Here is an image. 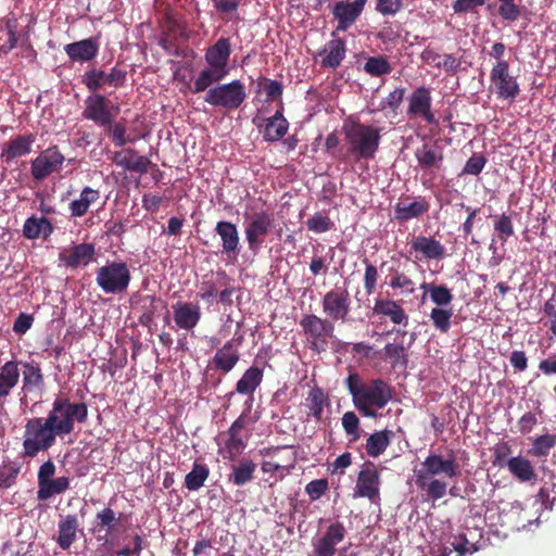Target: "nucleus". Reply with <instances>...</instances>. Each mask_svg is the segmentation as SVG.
<instances>
[{
	"label": "nucleus",
	"mask_w": 556,
	"mask_h": 556,
	"mask_svg": "<svg viewBox=\"0 0 556 556\" xmlns=\"http://www.w3.org/2000/svg\"><path fill=\"white\" fill-rule=\"evenodd\" d=\"M430 210V203L425 197L406 195L399 200L394 206V218L399 223H406L414 218H420Z\"/></svg>",
	"instance_id": "obj_17"
},
{
	"label": "nucleus",
	"mask_w": 556,
	"mask_h": 556,
	"mask_svg": "<svg viewBox=\"0 0 556 556\" xmlns=\"http://www.w3.org/2000/svg\"><path fill=\"white\" fill-rule=\"evenodd\" d=\"M328 489L327 479H316L308 482L305 486V491L312 501L320 498Z\"/></svg>",
	"instance_id": "obj_62"
},
{
	"label": "nucleus",
	"mask_w": 556,
	"mask_h": 556,
	"mask_svg": "<svg viewBox=\"0 0 556 556\" xmlns=\"http://www.w3.org/2000/svg\"><path fill=\"white\" fill-rule=\"evenodd\" d=\"M204 101L213 106L237 109L243 102V87L240 80L210 88Z\"/></svg>",
	"instance_id": "obj_10"
},
{
	"label": "nucleus",
	"mask_w": 556,
	"mask_h": 556,
	"mask_svg": "<svg viewBox=\"0 0 556 556\" xmlns=\"http://www.w3.org/2000/svg\"><path fill=\"white\" fill-rule=\"evenodd\" d=\"M47 419L60 437L71 434L75 422L84 424L88 419V406L84 402L73 403L68 397H58L52 403Z\"/></svg>",
	"instance_id": "obj_3"
},
{
	"label": "nucleus",
	"mask_w": 556,
	"mask_h": 556,
	"mask_svg": "<svg viewBox=\"0 0 556 556\" xmlns=\"http://www.w3.org/2000/svg\"><path fill=\"white\" fill-rule=\"evenodd\" d=\"M300 327L312 351L321 353L327 350L334 333V324L331 320L315 314H305L300 320Z\"/></svg>",
	"instance_id": "obj_6"
},
{
	"label": "nucleus",
	"mask_w": 556,
	"mask_h": 556,
	"mask_svg": "<svg viewBox=\"0 0 556 556\" xmlns=\"http://www.w3.org/2000/svg\"><path fill=\"white\" fill-rule=\"evenodd\" d=\"M346 535V529L340 521L327 527L324 534L313 541V556H334L337 548Z\"/></svg>",
	"instance_id": "obj_14"
},
{
	"label": "nucleus",
	"mask_w": 556,
	"mask_h": 556,
	"mask_svg": "<svg viewBox=\"0 0 556 556\" xmlns=\"http://www.w3.org/2000/svg\"><path fill=\"white\" fill-rule=\"evenodd\" d=\"M498 15L507 22L517 21L522 12V7L515 3V0H498Z\"/></svg>",
	"instance_id": "obj_55"
},
{
	"label": "nucleus",
	"mask_w": 556,
	"mask_h": 556,
	"mask_svg": "<svg viewBox=\"0 0 556 556\" xmlns=\"http://www.w3.org/2000/svg\"><path fill=\"white\" fill-rule=\"evenodd\" d=\"M432 98L430 88L421 86L416 88L409 99L407 115L410 117L420 116L428 124H437L438 121L431 110Z\"/></svg>",
	"instance_id": "obj_16"
},
{
	"label": "nucleus",
	"mask_w": 556,
	"mask_h": 556,
	"mask_svg": "<svg viewBox=\"0 0 556 556\" xmlns=\"http://www.w3.org/2000/svg\"><path fill=\"white\" fill-rule=\"evenodd\" d=\"M172 308L175 325L179 329L192 330L201 319V308L198 303L177 302Z\"/></svg>",
	"instance_id": "obj_21"
},
{
	"label": "nucleus",
	"mask_w": 556,
	"mask_h": 556,
	"mask_svg": "<svg viewBox=\"0 0 556 556\" xmlns=\"http://www.w3.org/2000/svg\"><path fill=\"white\" fill-rule=\"evenodd\" d=\"M231 53V46L228 38H219L205 52V61L210 66L220 71H229L227 63Z\"/></svg>",
	"instance_id": "obj_27"
},
{
	"label": "nucleus",
	"mask_w": 556,
	"mask_h": 556,
	"mask_svg": "<svg viewBox=\"0 0 556 556\" xmlns=\"http://www.w3.org/2000/svg\"><path fill=\"white\" fill-rule=\"evenodd\" d=\"M138 303L140 304L141 315L139 316V323L144 327H150L155 317V313L159 307L165 306L162 299L155 295H139Z\"/></svg>",
	"instance_id": "obj_35"
},
{
	"label": "nucleus",
	"mask_w": 556,
	"mask_h": 556,
	"mask_svg": "<svg viewBox=\"0 0 556 556\" xmlns=\"http://www.w3.org/2000/svg\"><path fill=\"white\" fill-rule=\"evenodd\" d=\"M321 307L325 318L333 324L336 321H348L351 312V300L348 290L338 288L329 290L321 299Z\"/></svg>",
	"instance_id": "obj_9"
},
{
	"label": "nucleus",
	"mask_w": 556,
	"mask_h": 556,
	"mask_svg": "<svg viewBox=\"0 0 556 556\" xmlns=\"http://www.w3.org/2000/svg\"><path fill=\"white\" fill-rule=\"evenodd\" d=\"M386 358L391 361L392 367H406L408 356L405 353V348L402 343H388L384 346Z\"/></svg>",
	"instance_id": "obj_50"
},
{
	"label": "nucleus",
	"mask_w": 556,
	"mask_h": 556,
	"mask_svg": "<svg viewBox=\"0 0 556 556\" xmlns=\"http://www.w3.org/2000/svg\"><path fill=\"white\" fill-rule=\"evenodd\" d=\"M307 402L312 416L316 420H320L325 405L329 404L324 390L318 387L313 388L308 393Z\"/></svg>",
	"instance_id": "obj_48"
},
{
	"label": "nucleus",
	"mask_w": 556,
	"mask_h": 556,
	"mask_svg": "<svg viewBox=\"0 0 556 556\" xmlns=\"http://www.w3.org/2000/svg\"><path fill=\"white\" fill-rule=\"evenodd\" d=\"M403 0H377L376 10L383 16L395 15L402 8Z\"/></svg>",
	"instance_id": "obj_63"
},
{
	"label": "nucleus",
	"mask_w": 556,
	"mask_h": 556,
	"mask_svg": "<svg viewBox=\"0 0 556 556\" xmlns=\"http://www.w3.org/2000/svg\"><path fill=\"white\" fill-rule=\"evenodd\" d=\"M380 475L371 462H366L358 472L354 497H366L372 503L380 500Z\"/></svg>",
	"instance_id": "obj_12"
},
{
	"label": "nucleus",
	"mask_w": 556,
	"mask_h": 556,
	"mask_svg": "<svg viewBox=\"0 0 556 556\" xmlns=\"http://www.w3.org/2000/svg\"><path fill=\"white\" fill-rule=\"evenodd\" d=\"M67 56L74 62L92 61L99 52V41L97 37H91L68 43L64 47Z\"/></svg>",
	"instance_id": "obj_23"
},
{
	"label": "nucleus",
	"mask_w": 556,
	"mask_h": 556,
	"mask_svg": "<svg viewBox=\"0 0 556 556\" xmlns=\"http://www.w3.org/2000/svg\"><path fill=\"white\" fill-rule=\"evenodd\" d=\"M556 444V435L554 434H543L538 437L532 444L529 453L535 457H545L547 456L549 450L554 447Z\"/></svg>",
	"instance_id": "obj_52"
},
{
	"label": "nucleus",
	"mask_w": 556,
	"mask_h": 556,
	"mask_svg": "<svg viewBox=\"0 0 556 556\" xmlns=\"http://www.w3.org/2000/svg\"><path fill=\"white\" fill-rule=\"evenodd\" d=\"M453 309L445 307H434L430 312V320L435 330L441 333H447L451 329Z\"/></svg>",
	"instance_id": "obj_47"
},
{
	"label": "nucleus",
	"mask_w": 556,
	"mask_h": 556,
	"mask_svg": "<svg viewBox=\"0 0 556 556\" xmlns=\"http://www.w3.org/2000/svg\"><path fill=\"white\" fill-rule=\"evenodd\" d=\"M52 421L42 417L29 418L25 425L23 456L34 458L40 452L51 448L60 437L51 426Z\"/></svg>",
	"instance_id": "obj_4"
},
{
	"label": "nucleus",
	"mask_w": 556,
	"mask_h": 556,
	"mask_svg": "<svg viewBox=\"0 0 556 556\" xmlns=\"http://www.w3.org/2000/svg\"><path fill=\"white\" fill-rule=\"evenodd\" d=\"M81 81L92 93H97L105 85L109 86L108 73L96 67L87 70L81 76Z\"/></svg>",
	"instance_id": "obj_46"
},
{
	"label": "nucleus",
	"mask_w": 556,
	"mask_h": 556,
	"mask_svg": "<svg viewBox=\"0 0 556 556\" xmlns=\"http://www.w3.org/2000/svg\"><path fill=\"white\" fill-rule=\"evenodd\" d=\"M391 278L389 281V286L394 289H401L406 294H412L415 292V282L410 277H408L405 273L400 271L399 269L391 268Z\"/></svg>",
	"instance_id": "obj_49"
},
{
	"label": "nucleus",
	"mask_w": 556,
	"mask_h": 556,
	"mask_svg": "<svg viewBox=\"0 0 556 556\" xmlns=\"http://www.w3.org/2000/svg\"><path fill=\"white\" fill-rule=\"evenodd\" d=\"M490 90L497 99L513 102L520 93L517 76L510 74L508 62H496L490 72Z\"/></svg>",
	"instance_id": "obj_8"
},
{
	"label": "nucleus",
	"mask_w": 556,
	"mask_h": 556,
	"mask_svg": "<svg viewBox=\"0 0 556 556\" xmlns=\"http://www.w3.org/2000/svg\"><path fill=\"white\" fill-rule=\"evenodd\" d=\"M54 228L51 222L46 217L30 216L23 226V235L27 239H47L51 236Z\"/></svg>",
	"instance_id": "obj_33"
},
{
	"label": "nucleus",
	"mask_w": 556,
	"mask_h": 556,
	"mask_svg": "<svg viewBox=\"0 0 556 556\" xmlns=\"http://www.w3.org/2000/svg\"><path fill=\"white\" fill-rule=\"evenodd\" d=\"M324 52L327 55L321 60V66L337 68L345 58L346 47L344 40L341 38L330 40Z\"/></svg>",
	"instance_id": "obj_36"
},
{
	"label": "nucleus",
	"mask_w": 556,
	"mask_h": 556,
	"mask_svg": "<svg viewBox=\"0 0 556 556\" xmlns=\"http://www.w3.org/2000/svg\"><path fill=\"white\" fill-rule=\"evenodd\" d=\"M380 127L364 124L358 118L349 116L342 125V132L346 141V157L354 162L372 160L381 141Z\"/></svg>",
	"instance_id": "obj_2"
},
{
	"label": "nucleus",
	"mask_w": 556,
	"mask_h": 556,
	"mask_svg": "<svg viewBox=\"0 0 556 556\" xmlns=\"http://www.w3.org/2000/svg\"><path fill=\"white\" fill-rule=\"evenodd\" d=\"M94 255V245L91 243H79L61 253L60 260L66 267L76 268L79 265H87Z\"/></svg>",
	"instance_id": "obj_28"
},
{
	"label": "nucleus",
	"mask_w": 556,
	"mask_h": 556,
	"mask_svg": "<svg viewBox=\"0 0 556 556\" xmlns=\"http://www.w3.org/2000/svg\"><path fill=\"white\" fill-rule=\"evenodd\" d=\"M273 226V217L268 213H260L253 216L249 227L245 229V239L249 249L256 253L265 241L266 235Z\"/></svg>",
	"instance_id": "obj_19"
},
{
	"label": "nucleus",
	"mask_w": 556,
	"mask_h": 556,
	"mask_svg": "<svg viewBox=\"0 0 556 556\" xmlns=\"http://www.w3.org/2000/svg\"><path fill=\"white\" fill-rule=\"evenodd\" d=\"M253 124L263 134V138L270 142L280 140L289 128V123L281 111H276L270 117L256 116L253 118Z\"/></svg>",
	"instance_id": "obj_18"
},
{
	"label": "nucleus",
	"mask_w": 556,
	"mask_h": 556,
	"mask_svg": "<svg viewBox=\"0 0 556 556\" xmlns=\"http://www.w3.org/2000/svg\"><path fill=\"white\" fill-rule=\"evenodd\" d=\"M20 380L18 363L8 361L0 367V404L7 400Z\"/></svg>",
	"instance_id": "obj_29"
},
{
	"label": "nucleus",
	"mask_w": 556,
	"mask_h": 556,
	"mask_svg": "<svg viewBox=\"0 0 556 556\" xmlns=\"http://www.w3.org/2000/svg\"><path fill=\"white\" fill-rule=\"evenodd\" d=\"M35 140L36 136L34 134L20 135L9 140L2 148V160L9 164L17 157L29 154Z\"/></svg>",
	"instance_id": "obj_24"
},
{
	"label": "nucleus",
	"mask_w": 556,
	"mask_h": 556,
	"mask_svg": "<svg viewBox=\"0 0 556 556\" xmlns=\"http://www.w3.org/2000/svg\"><path fill=\"white\" fill-rule=\"evenodd\" d=\"M64 160V155L56 147H51L40 152L30 163L33 178L36 181H43L61 168Z\"/></svg>",
	"instance_id": "obj_13"
},
{
	"label": "nucleus",
	"mask_w": 556,
	"mask_h": 556,
	"mask_svg": "<svg viewBox=\"0 0 556 556\" xmlns=\"http://www.w3.org/2000/svg\"><path fill=\"white\" fill-rule=\"evenodd\" d=\"M367 0H354L353 2H337L332 14L337 20V30L345 31L350 28L362 14Z\"/></svg>",
	"instance_id": "obj_20"
},
{
	"label": "nucleus",
	"mask_w": 556,
	"mask_h": 556,
	"mask_svg": "<svg viewBox=\"0 0 556 556\" xmlns=\"http://www.w3.org/2000/svg\"><path fill=\"white\" fill-rule=\"evenodd\" d=\"M96 282L105 294H122L126 292L131 280V274L125 262H108L96 273Z\"/></svg>",
	"instance_id": "obj_5"
},
{
	"label": "nucleus",
	"mask_w": 556,
	"mask_h": 556,
	"mask_svg": "<svg viewBox=\"0 0 556 556\" xmlns=\"http://www.w3.org/2000/svg\"><path fill=\"white\" fill-rule=\"evenodd\" d=\"M415 156L421 168L439 167L443 161V154L434 146L425 143L416 149Z\"/></svg>",
	"instance_id": "obj_39"
},
{
	"label": "nucleus",
	"mask_w": 556,
	"mask_h": 556,
	"mask_svg": "<svg viewBox=\"0 0 556 556\" xmlns=\"http://www.w3.org/2000/svg\"><path fill=\"white\" fill-rule=\"evenodd\" d=\"M392 431L383 430L370 434L366 441V452L371 457L381 455L390 444Z\"/></svg>",
	"instance_id": "obj_41"
},
{
	"label": "nucleus",
	"mask_w": 556,
	"mask_h": 556,
	"mask_svg": "<svg viewBox=\"0 0 556 556\" xmlns=\"http://www.w3.org/2000/svg\"><path fill=\"white\" fill-rule=\"evenodd\" d=\"M345 386L355 408L363 417L377 418V410L386 407L393 395L392 387L383 379L364 381L356 371L349 374Z\"/></svg>",
	"instance_id": "obj_1"
},
{
	"label": "nucleus",
	"mask_w": 556,
	"mask_h": 556,
	"mask_svg": "<svg viewBox=\"0 0 556 556\" xmlns=\"http://www.w3.org/2000/svg\"><path fill=\"white\" fill-rule=\"evenodd\" d=\"M110 100L101 93H93L85 100L83 116L101 126H111L114 113L110 110Z\"/></svg>",
	"instance_id": "obj_15"
},
{
	"label": "nucleus",
	"mask_w": 556,
	"mask_h": 556,
	"mask_svg": "<svg viewBox=\"0 0 556 556\" xmlns=\"http://www.w3.org/2000/svg\"><path fill=\"white\" fill-rule=\"evenodd\" d=\"M100 199V191L91 187H85L79 198L73 200L68 204V210L73 217H81L87 214L91 204L96 203Z\"/></svg>",
	"instance_id": "obj_34"
},
{
	"label": "nucleus",
	"mask_w": 556,
	"mask_h": 556,
	"mask_svg": "<svg viewBox=\"0 0 556 556\" xmlns=\"http://www.w3.org/2000/svg\"><path fill=\"white\" fill-rule=\"evenodd\" d=\"M375 315L388 317L394 325L407 326L409 317L400 302L391 299H377L372 307Z\"/></svg>",
	"instance_id": "obj_26"
},
{
	"label": "nucleus",
	"mask_w": 556,
	"mask_h": 556,
	"mask_svg": "<svg viewBox=\"0 0 556 556\" xmlns=\"http://www.w3.org/2000/svg\"><path fill=\"white\" fill-rule=\"evenodd\" d=\"M486 162L488 160L484 155L475 153L467 160L462 174L477 176L483 170Z\"/></svg>",
	"instance_id": "obj_59"
},
{
	"label": "nucleus",
	"mask_w": 556,
	"mask_h": 556,
	"mask_svg": "<svg viewBox=\"0 0 556 556\" xmlns=\"http://www.w3.org/2000/svg\"><path fill=\"white\" fill-rule=\"evenodd\" d=\"M228 438L220 453L225 459L233 463L232 480L236 484H243V462L239 456L243 454V414H241L229 428Z\"/></svg>",
	"instance_id": "obj_7"
},
{
	"label": "nucleus",
	"mask_w": 556,
	"mask_h": 556,
	"mask_svg": "<svg viewBox=\"0 0 556 556\" xmlns=\"http://www.w3.org/2000/svg\"><path fill=\"white\" fill-rule=\"evenodd\" d=\"M366 265L365 274H364V288L368 295L372 294L376 290L377 281H378V270L376 266L368 262V260H364Z\"/></svg>",
	"instance_id": "obj_60"
},
{
	"label": "nucleus",
	"mask_w": 556,
	"mask_h": 556,
	"mask_svg": "<svg viewBox=\"0 0 556 556\" xmlns=\"http://www.w3.org/2000/svg\"><path fill=\"white\" fill-rule=\"evenodd\" d=\"M415 483L419 490L426 492L427 500L435 502L447 492V483L437 477L415 476Z\"/></svg>",
	"instance_id": "obj_32"
},
{
	"label": "nucleus",
	"mask_w": 556,
	"mask_h": 556,
	"mask_svg": "<svg viewBox=\"0 0 556 556\" xmlns=\"http://www.w3.org/2000/svg\"><path fill=\"white\" fill-rule=\"evenodd\" d=\"M507 468L519 481L527 482L535 478V471L531 462L520 456L507 460Z\"/></svg>",
	"instance_id": "obj_38"
},
{
	"label": "nucleus",
	"mask_w": 556,
	"mask_h": 556,
	"mask_svg": "<svg viewBox=\"0 0 556 556\" xmlns=\"http://www.w3.org/2000/svg\"><path fill=\"white\" fill-rule=\"evenodd\" d=\"M460 473L462 470L454 452H451L447 458H443L440 454H430L421 463V468L415 471V476L438 477L444 475L447 478H456Z\"/></svg>",
	"instance_id": "obj_11"
},
{
	"label": "nucleus",
	"mask_w": 556,
	"mask_h": 556,
	"mask_svg": "<svg viewBox=\"0 0 556 556\" xmlns=\"http://www.w3.org/2000/svg\"><path fill=\"white\" fill-rule=\"evenodd\" d=\"M23 389L26 392L40 391L45 387V376L38 363L22 362Z\"/></svg>",
	"instance_id": "obj_31"
},
{
	"label": "nucleus",
	"mask_w": 556,
	"mask_h": 556,
	"mask_svg": "<svg viewBox=\"0 0 556 556\" xmlns=\"http://www.w3.org/2000/svg\"><path fill=\"white\" fill-rule=\"evenodd\" d=\"M70 489V479L67 477H59L51 479L38 486L37 498L39 501H48L55 494L64 493Z\"/></svg>",
	"instance_id": "obj_40"
},
{
	"label": "nucleus",
	"mask_w": 556,
	"mask_h": 556,
	"mask_svg": "<svg viewBox=\"0 0 556 556\" xmlns=\"http://www.w3.org/2000/svg\"><path fill=\"white\" fill-rule=\"evenodd\" d=\"M111 160L115 165L140 175L148 173L151 165V161L147 156L138 155L137 150L132 148L114 152Z\"/></svg>",
	"instance_id": "obj_22"
},
{
	"label": "nucleus",
	"mask_w": 556,
	"mask_h": 556,
	"mask_svg": "<svg viewBox=\"0 0 556 556\" xmlns=\"http://www.w3.org/2000/svg\"><path fill=\"white\" fill-rule=\"evenodd\" d=\"M430 299L437 307H445L453 301L452 291L444 285H438L430 288Z\"/></svg>",
	"instance_id": "obj_58"
},
{
	"label": "nucleus",
	"mask_w": 556,
	"mask_h": 556,
	"mask_svg": "<svg viewBox=\"0 0 556 556\" xmlns=\"http://www.w3.org/2000/svg\"><path fill=\"white\" fill-rule=\"evenodd\" d=\"M110 131V138L115 147H124L126 143H134L136 138L126 137V127L123 123L118 122L106 126Z\"/></svg>",
	"instance_id": "obj_57"
},
{
	"label": "nucleus",
	"mask_w": 556,
	"mask_h": 556,
	"mask_svg": "<svg viewBox=\"0 0 556 556\" xmlns=\"http://www.w3.org/2000/svg\"><path fill=\"white\" fill-rule=\"evenodd\" d=\"M267 361L265 357L257 355L255 364L245 370V394L253 393L263 379V368Z\"/></svg>",
	"instance_id": "obj_44"
},
{
	"label": "nucleus",
	"mask_w": 556,
	"mask_h": 556,
	"mask_svg": "<svg viewBox=\"0 0 556 556\" xmlns=\"http://www.w3.org/2000/svg\"><path fill=\"white\" fill-rule=\"evenodd\" d=\"M238 361L239 353L230 343L225 344L214 356L216 367L224 371L230 370Z\"/></svg>",
	"instance_id": "obj_45"
},
{
	"label": "nucleus",
	"mask_w": 556,
	"mask_h": 556,
	"mask_svg": "<svg viewBox=\"0 0 556 556\" xmlns=\"http://www.w3.org/2000/svg\"><path fill=\"white\" fill-rule=\"evenodd\" d=\"M18 466L0 467V486L5 489L12 486L18 476Z\"/></svg>",
	"instance_id": "obj_64"
},
{
	"label": "nucleus",
	"mask_w": 556,
	"mask_h": 556,
	"mask_svg": "<svg viewBox=\"0 0 556 556\" xmlns=\"http://www.w3.org/2000/svg\"><path fill=\"white\" fill-rule=\"evenodd\" d=\"M333 226V222L324 213H316L306 220L307 229L315 233L327 232L331 230Z\"/></svg>",
	"instance_id": "obj_54"
},
{
	"label": "nucleus",
	"mask_w": 556,
	"mask_h": 556,
	"mask_svg": "<svg viewBox=\"0 0 556 556\" xmlns=\"http://www.w3.org/2000/svg\"><path fill=\"white\" fill-rule=\"evenodd\" d=\"M58 528L59 536L56 543L62 549L66 551L77 539V531L79 529L77 516L66 515L59 521Z\"/></svg>",
	"instance_id": "obj_30"
},
{
	"label": "nucleus",
	"mask_w": 556,
	"mask_h": 556,
	"mask_svg": "<svg viewBox=\"0 0 556 556\" xmlns=\"http://www.w3.org/2000/svg\"><path fill=\"white\" fill-rule=\"evenodd\" d=\"M121 521V517H117L115 511L106 507L99 511L96 516V528L101 531L103 528H108L106 532L110 533Z\"/></svg>",
	"instance_id": "obj_53"
},
{
	"label": "nucleus",
	"mask_w": 556,
	"mask_h": 556,
	"mask_svg": "<svg viewBox=\"0 0 556 556\" xmlns=\"http://www.w3.org/2000/svg\"><path fill=\"white\" fill-rule=\"evenodd\" d=\"M342 426L348 435H352L353 440L359 438V419L354 412H346L342 417Z\"/></svg>",
	"instance_id": "obj_61"
},
{
	"label": "nucleus",
	"mask_w": 556,
	"mask_h": 556,
	"mask_svg": "<svg viewBox=\"0 0 556 556\" xmlns=\"http://www.w3.org/2000/svg\"><path fill=\"white\" fill-rule=\"evenodd\" d=\"M364 70L370 76L379 77L391 73L392 67L384 56L379 55L369 58L364 65Z\"/></svg>",
	"instance_id": "obj_51"
},
{
	"label": "nucleus",
	"mask_w": 556,
	"mask_h": 556,
	"mask_svg": "<svg viewBox=\"0 0 556 556\" xmlns=\"http://www.w3.org/2000/svg\"><path fill=\"white\" fill-rule=\"evenodd\" d=\"M229 71H220L216 67L210 66L201 71L198 78L195 79L191 91L193 93H200L205 91L207 88L215 84L219 83L228 75Z\"/></svg>",
	"instance_id": "obj_37"
},
{
	"label": "nucleus",
	"mask_w": 556,
	"mask_h": 556,
	"mask_svg": "<svg viewBox=\"0 0 556 556\" xmlns=\"http://www.w3.org/2000/svg\"><path fill=\"white\" fill-rule=\"evenodd\" d=\"M412 251L421 253V257L415 256L417 260L422 257L428 260H443L445 256L444 245L433 237L417 236L410 241Z\"/></svg>",
	"instance_id": "obj_25"
},
{
	"label": "nucleus",
	"mask_w": 556,
	"mask_h": 556,
	"mask_svg": "<svg viewBox=\"0 0 556 556\" xmlns=\"http://www.w3.org/2000/svg\"><path fill=\"white\" fill-rule=\"evenodd\" d=\"M216 232L223 240L224 251H235L239 243V236L237 228L229 222H218L216 225Z\"/></svg>",
	"instance_id": "obj_43"
},
{
	"label": "nucleus",
	"mask_w": 556,
	"mask_h": 556,
	"mask_svg": "<svg viewBox=\"0 0 556 556\" xmlns=\"http://www.w3.org/2000/svg\"><path fill=\"white\" fill-rule=\"evenodd\" d=\"M494 230L497 232V237L502 241H506L509 237L514 236V226L510 216L503 213L500 216H495Z\"/></svg>",
	"instance_id": "obj_56"
},
{
	"label": "nucleus",
	"mask_w": 556,
	"mask_h": 556,
	"mask_svg": "<svg viewBox=\"0 0 556 556\" xmlns=\"http://www.w3.org/2000/svg\"><path fill=\"white\" fill-rule=\"evenodd\" d=\"M210 469L205 464L194 462L192 470L185 477V488L189 491H198L208 478Z\"/></svg>",
	"instance_id": "obj_42"
}]
</instances>
